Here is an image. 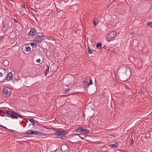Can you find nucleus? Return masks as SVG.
<instances>
[{"label":"nucleus","instance_id":"f257e3e1","mask_svg":"<svg viewBox=\"0 0 152 152\" xmlns=\"http://www.w3.org/2000/svg\"><path fill=\"white\" fill-rule=\"evenodd\" d=\"M121 80L123 81L127 80L131 74L130 70L127 68L124 67L121 69Z\"/></svg>","mask_w":152,"mask_h":152},{"label":"nucleus","instance_id":"f03ea898","mask_svg":"<svg viewBox=\"0 0 152 152\" xmlns=\"http://www.w3.org/2000/svg\"><path fill=\"white\" fill-rule=\"evenodd\" d=\"M4 116L6 117H11L12 118H15L17 119L18 118V116H19L21 118H22L23 116L20 115L17 112H15L13 111H8L4 112Z\"/></svg>","mask_w":152,"mask_h":152},{"label":"nucleus","instance_id":"7ed1b4c3","mask_svg":"<svg viewBox=\"0 0 152 152\" xmlns=\"http://www.w3.org/2000/svg\"><path fill=\"white\" fill-rule=\"evenodd\" d=\"M12 73L10 72L8 74L5 80V79H0V82H2L4 80L3 82H4L5 80H7V81H10L12 79Z\"/></svg>","mask_w":152,"mask_h":152},{"label":"nucleus","instance_id":"20e7f679","mask_svg":"<svg viewBox=\"0 0 152 152\" xmlns=\"http://www.w3.org/2000/svg\"><path fill=\"white\" fill-rule=\"evenodd\" d=\"M44 38L43 35H38L36 37L34 41L36 42H40Z\"/></svg>","mask_w":152,"mask_h":152},{"label":"nucleus","instance_id":"39448f33","mask_svg":"<svg viewBox=\"0 0 152 152\" xmlns=\"http://www.w3.org/2000/svg\"><path fill=\"white\" fill-rule=\"evenodd\" d=\"M32 134H34L35 135H39L40 136H42L44 134L42 133L40 131H34L32 132Z\"/></svg>","mask_w":152,"mask_h":152},{"label":"nucleus","instance_id":"423d86ee","mask_svg":"<svg viewBox=\"0 0 152 152\" xmlns=\"http://www.w3.org/2000/svg\"><path fill=\"white\" fill-rule=\"evenodd\" d=\"M65 132H64L62 131H57L56 133V134L58 136L64 135L66 134L65 133Z\"/></svg>","mask_w":152,"mask_h":152},{"label":"nucleus","instance_id":"0eeeda50","mask_svg":"<svg viewBox=\"0 0 152 152\" xmlns=\"http://www.w3.org/2000/svg\"><path fill=\"white\" fill-rule=\"evenodd\" d=\"M22 50L24 52L25 51L26 53H28L30 51L31 49L29 46L25 47L22 48Z\"/></svg>","mask_w":152,"mask_h":152},{"label":"nucleus","instance_id":"6e6552de","mask_svg":"<svg viewBox=\"0 0 152 152\" xmlns=\"http://www.w3.org/2000/svg\"><path fill=\"white\" fill-rule=\"evenodd\" d=\"M82 127H79L76 130H74L73 132H77L78 133H81L82 132Z\"/></svg>","mask_w":152,"mask_h":152},{"label":"nucleus","instance_id":"1a4fd4ad","mask_svg":"<svg viewBox=\"0 0 152 152\" xmlns=\"http://www.w3.org/2000/svg\"><path fill=\"white\" fill-rule=\"evenodd\" d=\"M35 30L33 28H31L30 31L28 33V34L30 36H33L35 33Z\"/></svg>","mask_w":152,"mask_h":152},{"label":"nucleus","instance_id":"9d476101","mask_svg":"<svg viewBox=\"0 0 152 152\" xmlns=\"http://www.w3.org/2000/svg\"><path fill=\"white\" fill-rule=\"evenodd\" d=\"M82 133L83 134H86V135H87V134H88V130L83 129V128H82Z\"/></svg>","mask_w":152,"mask_h":152},{"label":"nucleus","instance_id":"9b49d317","mask_svg":"<svg viewBox=\"0 0 152 152\" xmlns=\"http://www.w3.org/2000/svg\"><path fill=\"white\" fill-rule=\"evenodd\" d=\"M3 93L5 95H7L10 94V91L7 89H4L3 91Z\"/></svg>","mask_w":152,"mask_h":152},{"label":"nucleus","instance_id":"f8f14e48","mask_svg":"<svg viewBox=\"0 0 152 152\" xmlns=\"http://www.w3.org/2000/svg\"><path fill=\"white\" fill-rule=\"evenodd\" d=\"M118 142H115V143L111 145L110 147L112 148H117L118 147Z\"/></svg>","mask_w":152,"mask_h":152},{"label":"nucleus","instance_id":"ddd939ff","mask_svg":"<svg viewBox=\"0 0 152 152\" xmlns=\"http://www.w3.org/2000/svg\"><path fill=\"white\" fill-rule=\"evenodd\" d=\"M102 44L101 43H97L96 44L97 48L98 49H101L102 47Z\"/></svg>","mask_w":152,"mask_h":152},{"label":"nucleus","instance_id":"4468645a","mask_svg":"<svg viewBox=\"0 0 152 152\" xmlns=\"http://www.w3.org/2000/svg\"><path fill=\"white\" fill-rule=\"evenodd\" d=\"M93 24L94 26H96L98 23V21L97 18H95L93 21Z\"/></svg>","mask_w":152,"mask_h":152},{"label":"nucleus","instance_id":"2eb2a0df","mask_svg":"<svg viewBox=\"0 0 152 152\" xmlns=\"http://www.w3.org/2000/svg\"><path fill=\"white\" fill-rule=\"evenodd\" d=\"M47 68L46 70V71H45V76L47 75V74L48 73V72H49V66L48 65H47Z\"/></svg>","mask_w":152,"mask_h":152},{"label":"nucleus","instance_id":"dca6fc26","mask_svg":"<svg viewBox=\"0 0 152 152\" xmlns=\"http://www.w3.org/2000/svg\"><path fill=\"white\" fill-rule=\"evenodd\" d=\"M115 32H111L110 33V35L111 37H113L115 36Z\"/></svg>","mask_w":152,"mask_h":152},{"label":"nucleus","instance_id":"f3484780","mask_svg":"<svg viewBox=\"0 0 152 152\" xmlns=\"http://www.w3.org/2000/svg\"><path fill=\"white\" fill-rule=\"evenodd\" d=\"M88 53L90 54H92L93 51V50L90 48L89 47H88Z\"/></svg>","mask_w":152,"mask_h":152},{"label":"nucleus","instance_id":"a211bd4d","mask_svg":"<svg viewBox=\"0 0 152 152\" xmlns=\"http://www.w3.org/2000/svg\"><path fill=\"white\" fill-rule=\"evenodd\" d=\"M29 120L30 121V122L31 123V124L32 125H34V121H35V120H34L33 119H29Z\"/></svg>","mask_w":152,"mask_h":152},{"label":"nucleus","instance_id":"6ab92c4d","mask_svg":"<svg viewBox=\"0 0 152 152\" xmlns=\"http://www.w3.org/2000/svg\"><path fill=\"white\" fill-rule=\"evenodd\" d=\"M93 84V82L91 80H90L89 81V83L88 84V85L87 86V88H88V87L90 85H92Z\"/></svg>","mask_w":152,"mask_h":152},{"label":"nucleus","instance_id":"aec40b11","mask_svg":"<svg viewBox=\"0 0 152 152\" xmlns=\"http://www.w3.org/2000/svg\"><path fill=\"white\" fill-rule=\"evenodd\" d=\"M32 130H29L27 131L26 133L28 134H32Z\"/></svg>","mask_w":152,"mask_h":152},{"label":"nucleus","instance_id":"412c9836","mask_svg":"<svg viewBox=\"0 0 152 152\" xmlns=\"http://www.w3.org/2000/svg\"><path fill=\"white\" fill-rule=\"evenodd\" d=\"M149 27L152 28V22H148L147 24Z\"/></svg>","mask_w":152,"mask_h":152},{"label":"nucleus","instance_id":"4be33fe9","mask_svg":"<svg viewBox=\"0 0 152 152\" xmlns=\"http://www.w3.org/2000/svg\"><path fill=\"white\" fill-rule=\"evenodd\" d=\"M31 45L32 46H34L35 47H36L37 46V45L35 43H34V42H31Z\"/></svg>","mask_w":152,"mask_h":152},{"label":"nucleus","instance_id":"5701e85b","mask_svg":"<svg viewBox=\"0 0 152 152\" xmlns=\"http://www.w3.org/2000/svg\"><path fill=\"white\" fill-rule=\"evenodd\" d=\"M88 80L86 79L83 81V83L84 84H86L88 83Z\"/></svg>","mask_w":152,"mask_h":152},{"label":"nucleus","instance_id":"b1692460","mask_svg":"<svg viewBox=\"0 0 152 152\" xmlns=\"http://www.w3.org/2000/svg\"><path fill=\"white\" fill-rule=\"evenodd\" d=\"M70 90V89L69 88L66 90L65 91V92L66 93L68 92Z\"/></svg>","mask_w":152,"mask_h":152},{"label":"nucleus","instance_id":"393cba45","mask_svg":"<svg viewBox=\"0 0 152 152\" xmlns=\"http://www.w3.org/2000/svg\"><path fill=\"white\" fill-rule=\"evenodd\" d=\"M141 152H148L147 150L145 149H143Z\"/></svg>","mask_w":152,"mask_h":152},{"label":"nucleus","instance_id":"a878e982","mask_svg":"<svg viewBox=\"0 0 152 152\" xmlns=\"http://www.w3.org/2000/svg\"><path fill=\"white\" fill-rule=\"evenodd\" d=\"M36 61L37 63H39L40 62L41 60L40 59H39L37 60Z\"/></svg>","mask_w":152,"mask_h":152},{"label":"nucleus","instance_id":"bb28decb","mask_svg":"<svg viewBox=\"0 0 152 152\" xmlns=\"http://www.w3.org/2000/svg\"><path fill=\"white\" fill-rule=\"evenodd\" d=\"M4 77V76L3 75L2 73L0 72V77Z\"/></svg>","mask_w":152,"mask_h":152},{"label":"nucleus","instance_id":"cd10ccee","mask_svg":"<svg viewBox=\"0 0 152 152\" xmlns=\"http://www.w3.org/2000/svg\"><path fill=\"white\" fill-rule=\"evenodd\" d=\"M131 34L133 36H134L135 35V34L134 33H131Z\"/></svg>","mask_w":152,"mask_h":152},{"label":"nucleus","instance_id":"c85d7f7f","mask_svg":"<svg viewBox=\"0 0 152 152\" xmlns=\"http://www.w3.org/2000/svg\"><path fill=\"white\" fill-rule=\"evenodd\" d=\"M6 26H3V28L4 29H6Z\"/></svg>","mask_w":152,"mask_h":152},{"label":"nucleus","instance_id":"c756f323","mask_svg":"<svg viewBox=\"0 0 152 152\" xmlns=\"http://www.w3.org/2000/svg\"><path fill=\"white\" fill-rule=\"evenodd\" d=\"M133 139H132V142L130 144V145H131L133 143Z\"/></svg>","mask_w":152,"mask_h":152},{"label":"nucleus","instance_id":"7c9ffc66","mask_svg":"<svg viewBox=\"0 0 152 152\" xmlns=\"http://www.w3.org/2000/svg\"><path fill=\"white\" fill-rule=\"evenodd\" d=\"M65 147L66 148H67V149H68V146L67 145H65Z\"/></svg>","mask_w":152,"mask_h":152},{"label":"nucleus","instance_id":"2f4dec72","mask_svg":"<svg viewBox=\"0 0 152 152\" xmlns=\"http://www.w3.org/2000/svg\"><path fill=\"white\" fill-rule=\"evenodd\" d=\"M15 22L16 23H18V21H17V20H15Z\"/></svg>","mask_w":152,"mask_h":152},{"label":"nucleus","instance_id":"473e14b6","mask_svg":"<svg viewBox=\"0 0 152 152\" xmlns=\"http://www.w3.org/2000/svg\"><path fill=\"white\" fill-rule=\"evenodd\" d=\"M64 147H61V149L62 150L63 149Z\"/></svg>","mask_w":152,"mask_h":152},{"label":"nucleus","instance_id":"72a5a7b5","mask_svg":"<svg viewBox=\"0 0 152 152\" xmlns=\"http://www.w3.org/2000/svg\"><path fill=\"white\" fill-rule=\"evenodd\" d=\"M23 8L25 9V6H23Z\"/></svg>","mask_w":152,"mask_h":152}]
</instances>
